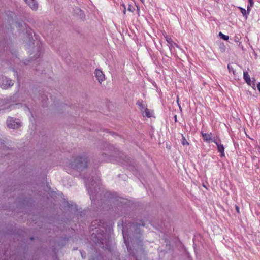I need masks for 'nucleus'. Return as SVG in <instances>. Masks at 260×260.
Returning a JSON list of instances; mask_svg holds the SVG:
<instances>
[{"instance_id": "obj_23", "label": "nucleus", "mask_w": 260, "mask_h": 260, "mask_svg": "<svg viewBox=\"0 0 260 260\" xmlns=\"http://www.w3.org/2000/svg\"><path fill=\"white\" fill-rule=\"evenodd\" d=\"M77 162H81V163H82V162H87L86 161H85V160L84 161H82V160H78Z\"/></svg>"}, {"instance_id": "obj_24", "label": "nucleus", "mask_w": 260, "mask_h": 260, "mask_svg": "<svg viewBox=\"0 0 260 260\" xmlns=\"http://www.w3.org/2000/svg\"><path fill=\"white\" fill-rule=\"evenodd\" d=\"M176 119H177V117H176V116H175V121H176Z\"/></svg>"}, {"instance_id": "obj_7", "label": "nucleus", "mask_w": 260, "mask_h": 260, "mask_svg": "<svg viewBox=\"0 0 260 260\" xmlns=\"http://www.w3.org/2000/svg\"><path fill=\"white\" fill-rule=\"evenodd\" d=\"M243 78L245 82L249 86L251 85V81L250 75L246 71L243 72Z\"/></svg>"}, {"instance_id": "obj_14", "label": "nucleus", "mask_w": 260, "mask_h": 260, "mask_svg": "<svg viewBox=\"0 0 260 260\" xmlns=\"http://www.w3.org/2000/svg\"><path fill=\"white\" fill-rule=\"evenodd\" d=\"M182 144L183 145V146H185V145H189V142L187 141V140L186 139V138H185L184 136H183L182 135Z\"/></svg>"}, {"instance_id": "obj_9", "label": "nucleus", "mask_w": 260, "mask_h": 260, "mask_svg": "<svg viewBox=\"0 0 260 260\" xmlns=\"http://www.w3.org/2000/svg\"><path fill=\"white\" fill-rule=\"evenodd\" d=\"M213 142H215V144H216V145L217 146L218 150L220 153L221 156H222V157L224 156V148L223 145L222 144L219 143L215 141H213Z\"/></svg>"}, {"instance_id": "obj_18", "label": "nucleus", "mask_w": 260, "mask_h": 260, "mask_svg": "<svg viewBox=\"0 0 260 260\" xmlns=\"http://www.w3.org/2000/svg\"><path fill=\"white\" fill-rule=\"evenodd\" d=\"M135 10V8L132 6L129 5L128 8V10L130 12H133L134 10Z\"/></svg>"}, {"instance_id": "obj_10", "label": "nucleus", "mask_w": 260, "mask_h": 260, "mask_svg": "<svg viewBox=\"0 0 260 260\" xmlns=\"http://www.w3.org/2000/svg\"><path fill=\"white\" fill-rule=\"evenodd\" d=\"M201 134L203 137V139L205 141L208 142V141H209L210 140H212V133H211L208 134V133H205L202 132Z\"/></svg>"}, {"instance_id": "obj_12", "label": "nucleus", "mask_w": 260, "mask_h": 260, "mask_svg": "<svg viewBox=\"0 0 260 260\" xmlns=\"http://www.w3.org/2000/svg\"><path fill=\"white\" fill-rule=\"evenodd\" d=\"M137 105L138 106L139 108L141 110V111L144 114V111L145 110V108H147L146 106L144 105V104L142 102H140L139 101H137L136 103Z\"/></svg>"}, {"instance_id": "obj_16", "label": "nucleus", "mask_w": 260, "mask_h": 260, "mask_svg": "<svg viewBox=\"0 0 260 260\" xmlns=\"http://www.w3.org/2000/svg\"><path fill=\"white\" fill-rule=\"evenodd\" d=\"M240 8V11L242 13V14H243V16H245L246 17H247L246 16V11L245 9L244 8Z\"/></svg>"}, {"instance_id": "obj_8", "label": "nucleus", "mask_w": 260, "mask_h": 260, "mask_svg": "<svg viewBox=\"0 0 260 260\" xmlns=\"http://www.w3.org/2000/svg\"><path fill=\"white\" fill-rule=\"evenodd\" d=\"M164 37L168 44L170 45V47H174V46L178 47V45L173 41L171 37L167 35H164Z\"/></svg>"}, {"instance_id": "obj_2", "label": "nucleus", "mask_w": 260, "mask_h": 260, "mask_svg": "<svg viewBox=\"0 0 260 260\" xmlns=\"http://www.w3.org/2000/svg\"><path fill=\"white\" fill-rule=\"evenodd\" d=\"M67 165L66 167V169L69 173H73V171L68 170V168H71L78 172H81L87 168V164H67Z\"/></svg>"}, {"instance_id": "obj_5", "label": "nucleus", "mask_w": 260, "mask_h": 260, "mask_svg": "<svg viewBox=\"0 0 260 260\" xmlns=\"http://www.w3.org/2000/svg\"><path fill=\"white\" fill-rule=\"evenodd\" d=\"M94 74L96 79L98 80L100 83L105 80V75L100 70L96 69L95 70Z\"/></svg>"}, {"instance_id": "obj_22", "label": "nucleus", "mask_w": 260, "mask_h": 260, "mask_svg": "<svg viewBox=\"0 0 260 260\" xmlns=\"http://www.w3.org/2000/svg\"><path fill=\"white\" fill-rule=\"evenodd\" d=\"M236 210L238 212H239V208L237 205H236Z\"/></svg>"}, {"instance_id": "obj_26", "label": "nucleus", "mask_w": 260, "mask_h": 260, "mask_svg": "<svg viewBox=\"0 0 260 260\" xmlns=\"http://www.w3.org/2000/svg\"><path fill=\"white\" fill-rule=\"evenodd\" d=\"M228 68L230 70V66L229 65H228Z\"/></svg>"}, {"instance_id": "obj_3", "label": "nucleus", "mask_w": 260, "mask_h": 260, "mask_svg": "<svg viewBox=\"0 0 260 260\" xmlns=\"http://www.w3.org/2000/svg\"><path fill=\"white\" fill-rule=\"evenodd\" d=\"M13 81L12 80H8L6 77H0V87L2 88L6 89L12 86L13 85Z\"/></svg>"}, {"instance_id": "obj_29", "label": "nucleus", "mask_w": 260, "mask_h": 260, "mask_svg": "<svg viewBox=\"0 0 260 260\" xmlns=\"http://www.w3.org/2000/svg\"><path fill=\"white\" fill-rule=\"evenodd\" d=\"M249 1H251V2H252V0H249Z\"/></svg>"}, {"instance_id": "obj_17", "label": "nucleus", "mask_w": 260, "mask_h": 260, "mask_svg": "<svg viewBox=\"0 0 260 260\" xmlns=\"http://www.w3.org/2000/svg\"><path fill=\"white\" fill-rule=\"evenodd\" d=\"M249 2L250 6H248V7H247V11L248 12V13H249L250 7H252L253 5V4H254V2L253 1H252V2H251V1H249Z\"/></svg>"}, {"instance_id": "obj_28", "label": "nucleus", "mask_w": 260, "mask_h": 260, "mask_svg": "<svg viewBox=\"0 0 260 260\" xmlns=\"http://www.w3.org/2000/svg\"><path fill=\"white\" fill-rule=\"evenodd\" d=\"M249 1H251V2H252V0H249Z\"/></svg>"}, {"instance_id": "obj_25", "label": "nucleus", "mask_w": 260, "mask_h": 260, "mask_svg": "<svg viewBox=\"0 0 260 260\" xmlns=\"http://www.w3.org/2000/svg\"><path fill=\"white\" fill-rule=\"evenodd\" d=\"M142 3H144V0H140Z\"/></svg>"}, {"instance_id": "obj_1", "label": "nucleus", "mask_w": 260, "mask_h": 260, "mask_svg": "<svg viewBox=\"0 0 260 260\" xmlns=\"http://www.w3.org/2000/svg\"><path fill=\"white\" fill-rule=\"evenodd\" d=\"M130 230L132 231L133 230H135L136 232L134 234H127L125 233L124 230L122 231V234L123 236V239L124 240V243L126 244L127 250L128 251L130 250V242L131 244L133 243H139L141 242V240L140 239L141 237L140 236V230L139 228L136 227L134 224L131 225L130 226Z\"/></svg>"}, {"instance_id": "obj_11", "label": "nucleus", "mask_w": 260, "mask_h": 260, "mask_svg": "<svg viewBox=\"0 0 260 260\" xmlns=\"http://www.w3.org/2000/svg\"><path fill=\"white\" fill-rule=\"evenodd\" d=\"M153 111L151 110L148 109V108H145L144 111V116H146L147 117H151L152 116Z\"/></svg>"}, {"instance_id": "obj_4", "label": "nucleus", "mask_w": 260, "mask_h": 260, "mask_svg": "<svg viewBox=\"0 0 260 260\" xmlns=\"http://www.w3.org/2000/svg\"><path fill=\"white\" fill-rule=\"evenodd\" d=\"M8 127L10 128L16 129L20 126L19 122H16L12 117H9L7 121Z\"/></svg>"}, {"instance_id": "obj_6", "label": "nucleus", "mask_w": 260, "mask_h": 260, "mask_svg": "<svg viewBox=\"0 0 260 260\" xmlns=\"http://www.w3.org/2000/svg\"><path fill=\"white\" fill-rule=\"evenodd\" d=\"M25 3L32 10H36L38 9V5L36 0H24Z\"/></svg>"}, {"instance_id": "obj_27", "label": "nucleus", "mask_w": 260, "mask_h": 260, "mask_svg": "<svg viewBox=\"0 0 260 260\" xmlns=\"http://www.w3.org/2000/svg\"><path fill=\"white\" fill-rule=\"evenodd\" d=\"M84 254H82V256L83 257Z\"/></svg>"}, {"instance_id": "obj_20", "label": "nucleus", "mask_w": 260, "mask_h": 260, "mask_svg": "<svg viewBox=\"0 0 260 260\" xmlns=\"http://www.w3.org/2000/svg\"><path fill=\"white\" fill-rule=\"evenodd\" d=\"M121 6L124 8V10H123V13L124 14H125V13H126V8H125V6L124 4H122Z\"/></svg>"}, {"instance_id": "obj_19", "label": "nucleus", "mask_w": 260, "mask_h": 260, "mask_svg": "<svg viewBox=\"0 0 260 260\" xmlns=\"http://www.w3.org/2000/svg\"><path fill=\"white\" fill-rule=\"evenodd\" d=\"M234 41L235 42H237V43L239 42L240 38L238 36H235Z\"/></svg>"}, {"instance_id": "obj_21", "label": "nucleus", "mask_w": 260, "mask_h": 260, "mask_svg": "<svg viewBox=\"0 0 260 260\" xmlns=\"http://www.w3.org/2000/svg\"><path fill=\"white\" fill-rule=\"evenodd\" d=\"M257 89L260 92V82H259L257 85Z\"/></svg>"}, {"instance_id": "obj_15", "label": "nucleus", "mask_w": 260, "mask_h": 260, "mask_svg": "<svg viewBox=\"0 0 260 260\" xmlns=\"http://www.w3.org/2000/svg\"><path fill=\"white\" fill-rule=\"evenodd\" d=\"M219 36L221 39H223L224 40H228L229 39V36L225 35L221 32L219 33Z\"/></svg>"}, {"instance_id": "obj_13", "label": "nucleus", "mask_w": 260, "mask_h": 260, "mask_svg": "<svg viewBox=\"0 0 260 260\" xmlns=\"http://www.w3.org/2000/svg\"><path fill=\"white\" fill-rule=\"evenodd\" d=\"M94 183H97L96 181H93V180H92L91 182L89 181V180H86L85 181V183H86V185L87 186H88L89 187H90V185L91 186H94Z\"/></svg>"}]
</instances>
